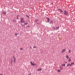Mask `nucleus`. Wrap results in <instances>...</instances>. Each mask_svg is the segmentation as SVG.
<instances>
[{
    "mask_svg": "<svg viewBox=\"0 0 75 75\" xmlns=\"http://www.w3.org/2000/svg\"><path fill=\"white\" fill-rule=\"evenodd\" d=\"M21 22L22 23H25V21H24L23 18H21Z\"/></svg>",
    "mask_w": 75,
    "mask_h": 75,
    "instance_id": "f257e3e1",
    "label": "nucleus"
},
{
    "mask_svg": "<svg viewBox=\"0 0 75 75\" xmlns=\"http://www.w3.org/2000/svg\"><path fill=\"white\" fill-rule=\"evenodd\" d=\"M30 64H31L32 66H35L36 65V64H35L34 63H33L32 62H30Z\"/></svg>",
    "mask_w": 75,
    "mask_h": 75,
    "instance_id": "f03ea898",
    "label": "nucleus"
},
{
    "mask_svg": "<svg viewBox=\"0 0 75 75\" xmlns=\"http://www.w3.org/2000/svg\"><path fill=\"white\" fill-rule=\"evenodd\" d=\"M13 61H14V62H16V57L14 56H13Z\"/></svg>",
    "mask_w": 75,
    "mask_h": 75,
    "instance_id": "7ed1b4c3",
    "label": "nucleus"
},
{
    "mask_svg": "<svg viewBox=\"0 0 75 75\" xmlns=\"http://www.w3.org/2000/svg\"><path fill=\"white\" fill-rule=\"evenodd\" d=\"M74 64L75 63H74V62H72L70 64V67H71L72 65H74Z\"/></svg>",
    "mask_w": 75,
    "mask_h": 75,
    "instance_id": "20e7f679",
    "label": "nucleus"
},
{
    "mask_svg": "<svg viewBox=\"0 0 75 75\" xmlns=\"http://www.w3.org/2000/svg\"><path fill=\"white\" fill-rule=\"evenodd\" d=\"M64 14L65 15H68V12L67 11H64Z\"/></svg>",
    "mask_w": 75,
    "mask_h": 75,
    "instance_id": "39448f33",
    "label": "nucleus"
},
{
    "mask_svg": "<svg viewBox=\"0 0 75 75\" xmlns=\"http://www.w3.org/2000/svg\"><path fill=\"white\" fill-rule=\"evenodd\" d=\"M65 51H66L65 49H63V50H62V53H63V52H65Z\"/></svg>",
    "mask_w": 75,
    "mask_h": 75,
    "instance_id": "423d86ee",
    "label": "nucleus"
},
{
    "mask_svg": "<svg viewBox=\"0 0 75 75\" xmlns=\"http://www.w3.org/2000/svg\"><path fill=\"white\" fill-rule=\"evenodd\" d=\"M69 58V56L67 55H66V58H67V59H68Z\"/></svg>",
    "mask_w": 75,
    "mask_h": 75,
    "instance_id": "0eeeda50",
    "label": "nucleus"
},
{
    "mask_svg": "<svg viewBox=\"0 0 75 75\" xmlns=\"http://www.w3.org/2000/svg\"><path fill=\"white\" fill-rule=\"evenodd\" d=\"M61 66H62V67H63V66L65 67V64H62V65H61Z\"/></svg>",
    "mask_w": 75,
    "mask_h": 75,
    "instance_id": "6e6552de",
    "label": "nucleus"
},
{
    "mask_svg": "<svg viewBox=\"0 0 75 75\" xmlns=\"http://www.w3.org/2000/svg\"><path fill=\"white\" fill-rule=\"evenodd\" d=\"M42 70V69H38V71H40Z\"/></svg>",
    "mask_w": 75,
    "mask_h": 75,
    "instance_id": "1a4fd4ad",
    "label": "nucleus"
},
{
    "mask_svg": "<svg viewBox=\"0 0 75 75\" xmlns=\"http://www.w3.org/2000/svg\"><path fill=\"white\" fill-rule=\"evenodd\" d=\"M58 10H59L60 11H61V12L62 13V11L61 10V9H59Z\"/></svg>",
    "mask_w": 75,
    "mask_h": 75,
    "instance_id": "9d476101",
    "label": "nucleus"
},
{
    "mask_svg": "<svg viewBox=\"0 0 75 75\" xmlns=\"http://www.w3.org/2000/svg\"><path fill=\"white\" fill-rule=\"evenodd\" d=\"M69 66L70 67V64H68L67 65V67H68Z\"/></svg>",
    "mask_w": 75,
    "mask_h": 75,
    "instance_id": "9b49d317",
    "label": "nucleus"
},
{
    "mask_svg": "<svg viewBox=\"0 0 75 75\" xmlns=\"http://www.w3.org/2000/svg\"><path fill=\"white\" fill-rule=\"evenodd\" d=\"M68 62H71V59H69Z\"/></svg>",
    "mask_w": 75,
    "mask_h": 75,
    "instance_id": "f8f14e48",
    "label": "nucleus"
},
{
    "mask_svg": "<svg viewBox=\"0 0 75 75\" xmlns=\"http://www.w3.org/2000/svg\"><path fill=\"white\" fill-rule=\"evenodd\" d=\"M71 51L70 50H69V53H70L71 52Z\"/></svg>",
    "mask_w": 75,
    "mask_h": 75,
    "instance_id": "ddd939ff",
    "label": "nucleus"
},
{
    "mask_svg": "<svg viewBox=\"0 0 75 75\" xmlns=\"http://www.w3.org/2000/svg\"><path fill=\"white\" fill-rule=\"evenodd\" d=\"M3 14H6V12H3Z\"/></svg>",
    "mask_w": 75,
    "mask_h": 75,
    "instance_id": "4468645a",
    "label": "nucleus"
},
{
    "mask_svg": "<svg viewBox=\"0 0 75 75\" xmlns=\"http://www.w3.org/2000/svg\"><path fill=\"white\" fill-rule=\"evenodd\" d=\"M58 72H61L60 70H58Z\"/></svg>",
    "mask_w": 75,
    "mask_h": 75,
    "instance_id": "2eb2a0df",
    "label": "nucleus"
},
{
    "mask_svg": "<svg viewBox=\"0 0 75 75\" xmlns=\"http://www.w3.org/2000/svg\"><path fill=\"white\" fill-rule=\"evenodd\" d=\"M47 21L48 22H49V18H47Z\"/></svg>",
    "mask_w": 75,
    "mask_h": 75,
    "instance_id": "dca6fc26",
    "label": "nucleus"
},
{
    "mask_svg": "<svg viewBox=\"0 0 75 75\" xmlns=\"http://www.w3.org/2000/svg\"><path fill=\"white\" fill-rule=\"evenodd\" d=\"M28 24L27 23H25L24 25H26V24Z\"/></svg>",
    "mask_w": 75,
    "mask_h": 75,
    "instance_id": "f3484780",
    "label": "nucleus"
},
{
    "mask_svg": "<svg viewBox=\"0 0 75 75\" xmlns=\"http://www.w3.org/2000/svg\"><path fill=\"white\" fill-rule=\"evenodd\" d=\"M20 50H23V48H20Z\"/></svg>",
    "mask_w": 75,
    "mask_h": 75,
    "instance_id": "a211bd4d",
    "label": "nucleus"
},
{
    "mask_svg": "<svg viewBox=\"0 0 75 75\" xmlns=\"http://www.w3.org/2000/svg\"><path fill=\"white\" fill-rule=\"evenodd\" d=\"M18 34L16 33V34H15V35H18Z\"/></svg>",
    "mask_w": 75,
    "mask_h": 75,
    "instance_id": "6ab92c4d",
    "label": "nucleus"
},
{
    "mask_svg": "<svg viewBox=\"0 0 75 75\" xmlns=\"http://www.w3.org/2000/svg\"><path fill=\"white\" fill-rule=\"evenodd\" d=\"M50 23H53V21H50Z\"/></svg>",
    "mask_w": 75,
    "mask_h": 75,
    "instance_id": "aec40b11",
    "label": "nucleus"
},
{
    "mask_svg": "<svg viewBox=\"0 0 75 75\" xmlns=\"http://www.w3.org/2000/svg\"><path fill=\"white\" fill-rule=\"evenodd\" d=\"M33 48H36V47L35 46H34V47H33Z\"/></svg>",
    "mask_w": 75,
    "mask_h": 75,
    "instance_id": "412c9836",
    "label": "nucleus"
},
{
    "mask_svg": "<svg viewBox=\"0 0 75 75\" xmlns=\"http://www.w3.org/2000/svg\"><path fill=\"white\" fill-rule=\"evenodd\" d=\"M26 16H27V17L28 18H29V17L28 16H27V15H26Z\"/></svg>",
    "mask_w": 75,
    "mask_h": 75,
    "instance_id": "4be33fe9",
    "label": "nucleus"
},
{
    "mask_svg": "<svg viewBox=\"0 0 75 75\" xmlns=\"http://www.w3.org/2000/svg\"><path fill=\"white\" fill-rule=\"evenodd\" d=\"M59 28V27H58L57 28H56V29H58V28Z\"/></svg>",
    "mask_w": 75,
    "mask_h": 75,
    "instance_id": "5701e85b",
    "label": "nucleus"
},
{
    "mask_svg": "<svg viewBox=\"0 0 75 75\" xmlns=\"http://www.w3.org/2000/svg\"><path fill=\"white\" fill-rule=\"evenodd\" d=\"M28 75H31V74H28Z\"/></svg>",
    "mask_w": 75,
    "mask_h": 75,
    "instance_id": "b1692460",
    "label": "nucleus"
},
{
    "mask_svg": "<svg viewBox=\"0 0 75 75\" xmlns=\"http://www.w3.org/2000/svg\"><path fill=\"white\" fill-rule=\"evenodd\" d=\"M0 75H3L2 74H1Z\"/></svg>",
    "mask_w": 75,
    "mask_h": 75,
    "instance_id": "393cba45",
    "label": "nucleus"
},
{
    "mask_svg": "<svg viewBox=\"0 0 75 75\" xmlns=\"http://www.w3.org/2000/svg\"><path fill=\"white\" fill-rule=\"evenodd\" d=\"M60 68L61 69L62 68H61V67H60Z\"/></svg>",
    "mask_w": 75,
    "mask_h": 75,
    "instance_id": "a878e982",
    "label": "nucleus"
},
{
    "mask_svg": "<svg viewBox=\"0 0 75 75\" xmlns=\"http://www.w3.org/2000/svg\"><path fill=\"white\" fill-rule=\"evenodd\" d=\"M67 63V62H66V63Z\"/></svg>",
    "mask_w": 75,
    "mask_h": 75,
    "instance_id": "bb28decb",
    "label": "nucleus"
},
{
    "mask_svg": "<svg viewBox=\"0 0 75 75\" xmlns=\"http://www.w3.org/2000/svg\"><path fill=\"white\" fill-rule=\"evenodd\" d=\"M11 62H12V61H11Z\"/></svg>",
    "mask_w": 75,
    "mask_h": 75,
    "instance_id": "cd10ccee",
    "label": "nucleus"
}]
</instances>
